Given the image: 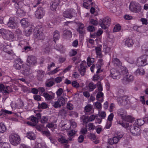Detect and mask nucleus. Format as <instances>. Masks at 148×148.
Wrapping results in <instances>:
<instances>
[{
	"mask_svg": "<svg viewBox=\"0 0 148 148\" xmlns=\"http://www.w3.org/2000/svg\"><path fill=\"white\" fill-rule=\"evenodd\" d=\"M9 141L11 144L14 146H16L20 144L21 138L18 134H12L9 136Z\"/></svg>",
	"mask_w": 148,
	"mask_h": 148,
	"instance_id": "1",
	"label": "nucleus"
},
{
	"mask_svg": "<svg viewBox=\"0 0 148 148\" xmlns=\"http://www.w3.org/2000/svg\"><path fill=\"white\" fill-rule=\"evenodd\" d=\"M129 9L133 12L138 13L141 11V7L138 3L134 1L130 3L129 6Z\"/></svg>",
	"mask_w": 148,
	"mask_h": 148,
	"instance_id": "2",
	"label": "nucleus"
},
{
	"mask_svg": "<svg viewBox=\"0 0 148 148\" xmlns=\"http://www.w3.org/2000/svg\"><path fill=\"white\" fill-rule=\"evenodd\" d=\"M148 64V55H145L138 58L137 65L139 66Z\"/></svg>",
	"mask_w": 148,
	"mask_h": 148,
	"instance_id": "3",
	"label": "nucleus"
},
{
	"mask_svg": "<svg viewBox=\"0 0 148 148\" xmlns=\"http://www.w3.org/2000/svg\"><path fill=\"white\" fill-rule=\"evenodd\" d=\"M45 14V11L44 8L42 7H38L35 12V16L38 19L42 18Z\"/></svg>",
	"mask_w": 148,
	"mask_h": 148,
	"instance_id": "4",
	"label": "nucleus"
},
{
	"mask_svg": "<svg viewBox=\"0 0 148 148\" xmlns=\"http://www.w3.org/2000/svg\"><path fill=\"white\" fill-rule=\"evenodd\" d=\"M76 133V132L73 130H71L67 133V135L69 137L66 140H65V148H67L69 146V145H67V143H70L72 140V138L74 136L75 134Z\"/></svg>",
	"mask_w": 148,
	"mask_h": 148,
	"instance_id": "5",
	"label": "nucleus"
},
{
	"mask_svg": "<svg viewBox=\"0 0 148 148\" xmlns=\"http://www.w3.org/2000/svg\"><path fill=\"white\" fill-rule=\"evenodd\" d=\"M78 28L77 31L79 34L80 38H83L85 33V30L84 28V24L81 23H79L78 24Z\"/></svg>",
	"mask_w": 148,
	"mask_h": 148,
	"instance_id": "6",
	"label": "nucleus"
},
{
	"mask_svg": "<svg viewBox=\"0 0 148 148\" xmlns=\"http://www.w3.org/2000/svg\"><path fill=\"white\" fill-rule=\"evenodd\" d=\"M110 18L108 17H106L101 21L100 25L102 29H105L107 28V26L110 24Z\"/></svg>",
	"mask_w": 148,
	"mask_h": 148,
	"instance_id": "7",
	"label": "nucleus"
},
{
	"mask_svg": "<svg viewBox=\"0 0 148 148\" xmlns=\"http://www.w3.org/2000/svg\"><path fill=\"white\" fill-rule=\"evenodd\" d=\"M23 63V61L21 58H17L14 60L13 67L16 70H19L22 67L23 64H21Z\"/></svg>",
	"mask_w": 148,
	"mask_h": 148,
	"instance_id": "8",
	"label": "nucleus"
},
{
	"mask_svg": "<svg viewBox=\"0 0 148 148\" xmlns=\"http://www.w3.org/2000/svg\"><path fill=\"white\" fill-rule=\"evenodd\" d=\"M111 76L114 79H118L120 78L121 76L120 72L117 69L113 68L110 70Z\"/></svg>",
	"mask_w": 148,
	"mask_h": 148,
	"instance_id": "9",
	"label": "nucleus"
},
{
	"mask_svg": "<svg viewBox=\"0 0 148 148\" xmlns=\"http://www.w3.org/2000/svg\"><path fill=\"white\" fill-rule=\"evenodd\" d=\"M122 137L123 135L122 134H118L117 136H115L113 138L109 139L108 143L111 145L113 144H116Z\"/></svg>",
	"mask_w": 148,
	"mask_h": 148,
	"instance_id": "10",
	"label": "nucleus"
},
{
	"mask_svg": "<svg viewBox=\"0 0 148 148\" xmlns=\"http://www.w3.org/2000/svg\"><path fill=\"white\" fill-rule=\"evenodd\" d=\"M87 67L86 65V62L85 61H83L80 64L78 71L82 76H83L85 74L86 69Z\"/></svg>",
	"mask_w": 148,
	"mask_h": 148,
	"instance_id": "11",
	"label": "nucleus"
},
{
	"mask_svg": "<svg viewBox=\"0 0 148 148\" xmlns=\"http://www.w3.org/2000/svg\"><path fill=\"white\" fill-rule=\"evenodd\" d=\"M128 100V97L127 96L119 97L117 99V101L119 104L123 106H125L127 104Z\"/></svg>",
	"mask_w": 148,
	"mask_h": 148,
	"instance_id": "12",
	"label": "nucleus"
},
{
	"mask_svg": "<svg viewBox=\"0 0 148 148\" xmlns=\"http://www.w3.org/2000/svg\"><path fill=\"white\" fill-rule=\"evenodd\" d=\"M27 62L29 64V65L33 66L37 64V59L33 56H28Z\"/></svg>",
	"mask_w": 148,
	"mask_h": 148,
	"instance_id": "13",
	"label": "nucleus"
},
{
	"mask_svg": "<svg viewBox=\"0 0 148 148\" xmlns=\"http://www.w3.org/2000/svg\"><path fill=\"white\" fill-rule=\"evenodd\" d=\"M65 104V99L64 98L61 97L59 99L58 101H55L53 105V107L56 108L60 107Z\"/></svg>",
	"mask_w": 148,
	"mask_h": 148,
	"instance_id": "14",
	"label": "nucleus"
},
{
	"mask_svg": "<svg viewBox=\"0 0 148 148\" xmlns=\"http://www.w3.org/2000/svg\"><path fill=\"white\" fill-rule=\"evenodd\" d=\"M130 132L134 136L139 135L140 134V129L137 126L131 127Z\"/></svg>",
	"mask_w": 148,
	"mask_h": 148,
	"instance_id": "15",
	"label": "nucleus"
},
{
	"mask_svg": "<svg viewBox=\"0 0 148 148\" xmlns=\"http://www.w3.org/2000/svg\"><path fill=\"white\" fill-rule=\"evenodd\" d=\"M34 36L37 40H42L44 38L43 33L39 30H35Z\"/></svg>",
	"mask_w": 148,
	"mask_h": 148,
	"instance_id": "16",
	"label": "nucleus"
},
{
	"mask_svg": "<svg viewBox=\"0 0 148 148\" xmlns=\"http://www.w3.org/2000/svg\"><path fill=\"white\" fill-rule=\"evenodd\" d=\"M134 79V77L133 75L127 74L124 76L123 78V82L124 83H127L131 82L133 81Z\"/></svg>",
	"mask_w": 148,
	"mask_h": 148,
	"instance_id": "17",
	"label": "nucleus"
},
{
	"mask_svg": "<svg viewBox=\"0 0 148 148\" xmlns=\"http://www.w3.org/2000/svg\"><path fill=\"white\" fill-rule=\"evenodd\" d=\"M22 69V73L25 75H27L30 73L29 72L30 69L29 65L27 64H23Z\"/></svg>",
	"mask_w": 148,
	"mask_h": 148,
	"instance_id": "18",
	"label": "nucleus"
},
{
	"mask_svg": "<svg viewBox=\"0 0 148 148\" xmlns=\"http://www.w3.org/2000/svg\"><path fill=\"white\" fill-rule=\"evenodd\" d=\"M14 21V19L13 18L10 17L7 24L8 26L12 29L15 28L16 26V24L15 22Z\"/></svg>",
	"mask_w": 148,
	"mask_h": 148,
	"instance_id": "19",
	"label": "nucleus"
},
{
	"mask_svg": "<svg viewBox=\"0 0 148 148\" xmlns=\"http://www.w3.org/2000/svg\"><path fill=\"white\" fill-rule=\"evenodd\" d=\"M60 1L59 0H55L50 6L51 9L53 11H55L59 5Z\"/></svg>",
	"mask_w": 148,
	"mask_h": 148,
	"instance_id": "20",
	"label": "nucleus"
},
{
	"mask_svg": "<svg viewBox=\"0 0 148 148\" xmlns=\"http://www.w3.org/2000/svg\"><path fill=\"white\" fill-rule=\"evenodd\" d=\"M96 96V99L100 102H102L103 101L104 95L102 92H98Z\"/></svg>",
	"mask_w": 148,
	"mask_h": 148,
	"instance_id": "21",
	"label": "nucleus"
},
{
	"mask_svg": "<svg viewBox=\"0 0 148 148\" xmlns=\"http://www.w3.org/2000/svg\"><path fill=\"white\" fill-rule=\"evenodd\" d=\"M45 72L41 70H39L37 71V79L40 81L42 80L44 76Z\"/></svg>",
	"mask_w": 148,
	"mask_h": 148,
	"instance_id": "22",
	"label": "nucleus"
},
{
	"mask_svg": "<svg viewBox=\"0 0 148 148\" xmlns=\"http://www.w3.org/2000/svg\"><path fill=\"white\" fill-rule=\"evenodd\" d=\"M125 45L128 47H132L134 44V42L133 40L129 38H126L125 39Z\"/></svg>",
	"mask_w": 148,
	"mask_h": 148,
	"instance_id": "23",
	"label": "nucleus"
},
{
	"mask_svg": "<svg viewBox=\"0 0 148 148\" xmlns=\"http://www.w3.org/2000/svg\"><path fill=\"white\" fill-rule=\"evenodd\" d=\"M12 91V90L11 87L9 86H6L5 87L4 90L3 92V94L5 96L6 98H7L8 97V96H7L9 93Z\"/></svg>",
	"mask_w": 148,
	"mask_h": 148,
	"instance_id": "24",
	"label": "nucleus"
},
{
	"mask_svg": "<svg viewBox=\"0 0 148 148\" xmlns=\"http://www.w3.org/2000/svg\"><path fill=\"white\" fill-rule=\"evenodd\" d=\"M5 36L6 37L7 40H11L14 38L13 33L9 31H8V33L6 34Z\"/></svg>",
	"mask_w": 148,
	"mask_h": 148,
	"instance_id": "25",
	"label": "nucleus"
},
{
	"mask_svg": "<svg viewBox=\"0 0 148 148\" xmlns=\"http://www.w3.org/2000/svg\"><path fill=\"white\" fill-rule=\"evenodd\" d=\"M21 23L22 26L24 27H27L29 25L28 19L25 18H23L21 21Z\"/></svg>",
	"mask_w": 148,
	"mask_h": 148,
	"instance_id": "26",
	"label": "nucleus"
},
{
	"mask_svg": "<svg viewBox=\"0 0 148 148\" xmlns=\"http://www.w3.org/2000/svg\"><path fill=\"white\" fill-rule=\"evenodd\" d=\"M73 10L68 9L65 11V18H71L73 16Z\"/></svg>",
	"mask_w": 148,
	"mask_h": 148,
	"instance_id": "27",
	"label": "nucleus"
},
{
	"mask_svg": "<svg viewBox=\"0 0 148 148\" xmlns=\"http://www.w3.org/2000/svg\"><path fill=\"white\" fill-rule=\"evenodd\" d=\"M97 89L94 92L95 93H96L98 92H102L103 91V88L102 85L100 82H98L97 84Z\"/></svg>",
	"mask_w": 148,
	"mask_h": 148,
	"instance_id": "28",
	"label": "nucleus"
},
{
	"mask_svg": "<svg viewBox=\"0 0 148 148\" xmlns=\"http://www.w3.org/2000/svg\"><path fill=\"white\" fill-rule=\"evenodd\" d=\"M54 82L55 79H52L51 80L49 79L46 82L45 85L48 87H51L54 84Z\"/></svg>",
	"mask_w": 148,
	"mask_h": 148,
	"instance_id": "29",
	"label": "nucleus"
},
{
	"mask_svg": "<svg viewBox=\"0 0 148 148\" xmlns=\"http://www.w3.org/2000/svg\"><path fill=\"white\" fill-rule=\"evenodd\" d=\"M80 119L81 122H82L83 124H87L89 122L88 117L84 115L81 116L80 117Z\"/></svg>",
	"mask_w": 148,
	"mask_h": 148,
	"instance_id": "30",
	"label": "nucleus"
},
{
	"mask_svg": "<svg viewBox=\"0 0 148 148\" xmlns=\"http://www.w3.org/2000/svg\"><path fill=\"white\" fill-rule=\"evenodd\" d=\"M54 93H53L52 95L51 96L47 92H44L43 94V96L45 97V99L48 100H50L51 99H53L54 97Z\"/></svg>",
	"mask_w": 148,
	"mask_h": 148,
	"instance_id": "31",
	"label": "nucleus"
},
{
	"mask_svg": "<svg viewBox=\"0 0 148 148\" xmlns=\"http://www.w3.org/2000/svg\"><path fill=\"white\" fill-rule=\"evenodd\" d=\"M112 62L114 64H116L117 66H121L122 65V63L119 59L117 58H114V56L113 57Z\"/></svg>",
	"mask_w": 148,
	"mask_h": 148,
	"instance_id": "32",
	"label": "nucleus"
},
{
	"mask_svg": "<svg viewBox=\"0 0 148 148\" xmlns=\"http://www.w3.org/2000/svg\"><path fill=\"white\" fill-rule=\"evenodd\" d=\"M120 72H121V74L123 75V76L128 74V70L125 67L123 66L121 67L120 71Z\"/></svg>",
	"mask_w": 148,
	"mask_h": 148,
	"instance_id": "33",
	"label": "nucleus"
},
{
	"mask_svg": "<svg viewBox=\"0 0 148 148\" xmlns=\"http://www.w3.org/2000/svg\"><path fill=\"white\" fill-rule=\"evenodd\" d=\"M117 113L118 116H121L122 119H124L125 115L124 114L125 111L123 109H119L118 110Z\"/></svg>",
	"mask_w": 148,
	"mask_h": 148,
	"instance_id": "34",
	"label": "nucleus"
},
{
	"mask_svg": "<svg viewBox=\"0 0 148 148\" xmlns=\"http://www.w3.org/2000/svg\"><path fill=\"white\" fill-rule=\"evenodd\" d=\"M135 73L136 75H142L145 74V72L143 69H138L135 72Z\"/></svg>",
	"mask_w": 148,
	"mask_h": 148,
	"instance_id": "35",
	"label": "nucleus"
},
{
	"mask_svg": "<svg viewBox=\"0 0 148 148\" xmlns=\"http://www.w3.org/2000/svg\"><path fill=\"white\" fill-rule=\"evenodd\" d=\"M26 134L27 137L30 140H34L35 139V134L32 132H28Z\"/></svg>",
	"mask_w": 148,
	"mask_h": 148,
	"instance_id": "36",
	"label": "nucleus"
},
{
	"mask_svg": "<svg viewBox=\"0 0 148 148\" xmlns=\"http://www.w3.org/2000/svg\"><path fill=\"white\" fill-rule=\"evenodd\" d=\"M53 40L56 42V41L59 39L60 34L58 31L56 30L53 33Z\"/></svg>",
	"mask_w": 148,
	"mask_h": 148,
	"instance_id": "37",
	"label": "nucleus"
},
{
	"mask_svg": "<svg viewBox=\"0 0 148 148\" xmlns=\"http://www.w3.org/2000/svg\"><path fill=\"white\" fill-rule=\"evenodd\" d=\"M96 85H97L94 84L92 82H90L88 85L89 91H93L96 88Z\"/></svg>",
	"mask_w": 148,
	"mask_h": 148,
	"instance_id": "38",
	"label": "nucleus"
},
{
	"mask_svg": "<svg viewBox=\"0 0 148 148\" xmlns=\"http://www.w3.org/2000/svg\"><path fill=\"white\" fill-rule=\"evenodd\" d=\"M94 61V59L93 58H91L90 57H88L87 60V64L88 66H90Z\"/></svg>",
	"mask_w": 148,
	"mask_h": 148,
	"instance_id": "39",
	"label": "nucleus"
},
{
	"mask_svg": "<svg viewBox=\"0 0 148 148\" xmlns=\"http://www.w3.org/2000/svg\"><path fill=\"white\" fill-rule=\"evenodd\" d=\"M96 54L99 56V58L102 57L101 52V49L99 47H97L95 48Z\"/></svg>",
	"mask_w": 148,
	"mask_h": 148,
	"instance_id": "40",
	"label": "nucleus"
},
{
	"mask_svg": "<svg viewBox=\"0 0 148 148\" xmlns=\"http://www.w3.org/2000/svg\"><path fill=\"white\" fill-rule=\"evenodd\" d=\"M33 29L31 27L29 29H25L23 31L24 34L26 36H29L32 33Z\"/></svg>",
	"mask_w": 148,
	"mask_h": 148,
	"instance_id": "41",
	"label": "nucleus"
},
{
	"mask_svg": "<svg viewBox=\"0 0 148 148\" xmlns=\"http://www.w3.org/2000/svg\"><path fill=\"white\" fill-rule=\"evenodd\" d=\"M145 122L144 120L141 119L137 120L135 122V124L139 126H141L143 125Z\"/></svg>",
	"mask_w": 148,
	"mask_h": 148,
	"instance_id": "42",
	"label": "nucleus"
},
{
	"mask_svg": "<svg viewBox=\"0 0 148 148\" xmlns=\"http://www.w3.org/2000/svg\"><path fill=\"white\" fill-rule=\"evenodd\" d=\"M47 107V105L45 103L42 102L41 104L38 103V108L39 109H46Z\"/></svg>",
	"mask_w": 148,
	"mask_h": 148,
	"instance_id": "43",
	"label": "nucleus"
},
{
	"mask_svg": "<svg viewBox=\"0 0 148 148\" xmlns=\"http://www.w3.org/2000/svg\"><path fill=\"white\" fill-rule=\"evenodd\" d=\"M58 140L61 143L64 145L65 143V137L62 134H60Z\"/></svg>",
	"mask_w": 148,
	"mask_h": 148,
	"instance_id": "44",
	"label": "nucleus"
},
{
	"mask_svg": "<svg viewBox=\"0 0 148 148\" xmlns=\"http://www.w3.org/2000/svg\"><path fill=\"white\" fill-rule=\"evenodd\" d=\"M0 115H4L6 114H11L12 113V112L10 111H8V110H4L3 109H1L0 112Z\"/></svg>",
	"mask_w": 148,
	"mask_h": 148,
	"instance_id": "45",
	"label": "nucleus"
},
{
	"mask_svg": "<svg viewBox=\"0 0 148 148\" xmlns=\"http://www.w3.org/2000/svg\"><path fill=\"white\" fill-rule=\"evenodd\" d=\"M48 119L47 116H42L39 121L41 123H47L48 121Z\"/></svg>",
	"mask_w": 148,
	"mask_h": 148,
	"instance_id": "46",
	"label": "nucleus"
},
{
	"mask_svg": "<svg viewBox=\"0 0 148 148\" xmlns=\"http://www.w3.org/2000/svg\"><path fill=\"white\" fill-rule=\"evenodd\" d=\"M71 126L70 128L71 129L75 128L77 126V124L73 120H71L70 121Z\"/></svg>",
	"mask_w": 148,
	"mask_h": 148,
	"instance_id": "47",
	"label": "nucleus"
},
{
	"mask_svg": "<svg viewBox=\"0 0 148 148\" xmlns=\"http://www.w3.org/2000/svg\"><path fill=\"white\" fill-rule=\"evenodd\" d=\"M6 129L5 126L4 124L0 123V132L3 133L6 130Z\"/></svg>",
	"mask_w": 148,
	"mask_h": 148,
	"instance_id": "48",
	"label": "nucleus"
},
{
	"mask_svg": "<svg viewBox=\"0 0 148 148\" xmlns=\"http://www.w3.org/2000/svg\"><path fill=\"white\" fill-rule=\"evenodd\" d=\"M103 51L105 53H108L110 51L111 48L108 47L106 45H104L103 46Z\"/></svg>",
	"mask_w": 148,
	"mask_h": 148,
	"instance_id": "49",
	"label": "nucleus"
},
{
	"mask_svg": "<svg viewBox=\"0 0 148 148\" xmlns=\"http://www.w3.org/2000/svg\"><path fill=\"white\" fill-rule=\"evenodd\" d=\"M59 129L60 130H65V123L64 121H62L59 125Z\"/></svg>",
	"mask_w": 148,
	"mask_h": 148,
	"instance_id": "50",
	"label": "nucleus"
},
{
	"mask_svg": "<svg viewBox=\"0 0 148 148\" xmlns=\"http://www.w3.org/2000/svg\"><path fill=\"white\" fill-rule=\"evenodd\" d=\"M124 118V119H123L125 120V121L128 122L132 123L133 120V118L129 116H125Z\"/></svg>",
	"mask_w": 148,
	"mask_h": 148,
	"instance_id": "51",
	"label": "nucleus"
},
{
	"mask_svg": "<svg viewBox=\"0 0 148 148\" xmlns=\"http://www.w3.org/2000/svg\"><path fill=\"white\" fill-rule=\"evenodd\" d=\"M118 124L122 126L123 127L126 128L128 127L129 126V123H128L123 122L122 121H119L118 122Z\"/></svg>",
	"mask_w": 148,
	"mask_h": 148,
	"instance_id": "52",
	"label": "nucleus"
},
{
	"mask_svg": "<svg viewBox=\"0 0 148 148\" xmlns=\"http://www.w3.org/2000/svg\"><path fill=\"white\" fill-rule=\"evenodd\" d=\"M121 29V26L119 24L115 25L114 27L113 31L114 32H116L119 31Z\"/></svg>",
	"mask_w": 148,
	"mask_h": 148,
	"instance_id": "53",
	"label": "nucleus"
},
{
	"mask_svg": "<svg viewBox=\"0 0 148 148\" xmlns=\"http://www.w3.org/2000/svg\"><path fill=\"white\" fill-rule=\"evenodd\" d=\"M101 103L100 102L97 101L95 103V106L98 109H101L102 108V106Z\"/></svg>",
	"mask_w": 148,
	"mask_h": 148,
	"instance_id": "54",
	"label": "nucleus"
},
{
	"mask_svg": "<svg viewBox=\"0 0 148 148\" xmlns=\"http://www.w3.org/2000/svg\"><path fill=\"white\" fill-rule=\"evenodd\" d=\"M8 31L3 29H0V34L1 36H5L6 34L8 33Z\"/></svg>",
	"mask_w": 148,
	"mask_h": 148,
	"instance_id": "55",
	"label": "nucleus"
},
{
	"mask_svg": "<svg viewBox=\"0 0 148 148\" xmlns=\"http://www.w3.org/2000/svg\"><path fill=\"white\" fill-rule=\"evenodd\" d=\"M42 133L43 135H45L48 137H49L51 135V133L48 130L42 131Z\"/></svg>",
	"mask_w": 148,
	"mask_h": 148,
	"instance_id": "56",
	"label": "nucleus"
},
{
	"mask_svg": "<svg viewBox=\"0 0 148 148\" xmlns=\"http://www.w3.org/2000/svg\"><path fill=\"white\" fill-rule=\"evenodd\" d=\"M88 129L90 130H93L96 128V127L94 125L93 123H91L88 124Z\"/></svg>",
	"mask_w": 148,
	"mask_h": 148,
	"instance_id": "57",
	"label": "nucleus"
},
{
	"mask_svg": "<svg viewBox=\"0 0 148 148\" xmlns=\"http://www.w3.org/2000/svg\"><path fill=\"white\" fill-rule=\"evenodd\" d=\"M31 120L35 124L38 123V120L36 117H34V116H31L30 117Z\"/></svg>",
	"mask_w": 148,
	"mask_h": 148,
	"instance_id": "58",
	"label": "nucleus"
},
{
	"mask_svg": "<svg viewBox=\"0 0 148 148\" xmlns=\"http://www.w3.org/2000/svg\"><path fill=\"white\" fill-rule=\"evenodd\" d=\"M0 148H10L9 144L7 143H3Z\"/></svg>",
	"mask_w": 148,
	"mask_h": 148,
	"instance_id": "59",
	"label": "nucleus"
},
{
	"mask_svg": "<svg viewBox=\"0 0 148 148\" xmlns=\"http://www.w3.org/2000/svg\"><path fill=\"white\" fill-rule=\"evenodd\" d=\"M70 116L73 117H77L78 116V114L76 112L72 111L69 114Z\"/></svg>",
	"mask_w": 148,
	"mask_h": 148,
	"instance_id": "60",
	"label": "nucleus"
},
{
	"mask_svg": "<svg viewBox=\"0 0 148 148\" xmlns=\"http://www.w3.org/2000/svg\"><path fill=\"white\" fill-rule=\"evenodd\" d=\"M63 92V90L62 88L58 89L56 92V94L59 97L60 96Z\"/></svg>",
	"mask_w": 148,
	"mask_h": 148,
	"instance_id": "61",
	"label": "nucleus"
},
{
	"mask_svg": "<svg viewBox=\"0 0 148 148\" xmlns=\"http://www.w3.org/2000/svg\"><path fill=\"white\" fill-rule=\"evenodd\" d=\"M65 32V35L68 38H70L72 36V33L70 31H66Z\"/></svg>",
	"mask_w": 148,
	"mask_h": 148,
	"instance_id": "62",
	"label": "nucleus"
},
{
	"mask_svg": "<svg viewBox=\"0 0 148 148\" xmlns=\"http://www.w3.org/2000/svg\"><path fill=\"white\" fill-rule=\"evenodd\" d=\"M106 114L105 112L102 111L99 114V116L102 119H104L106 117Z\"/></svg>",
	"mask_w": 148,
	"mask_h": 148,
	"instance_id": "63",
	"label": "nucleus"
},
{
	"mask_svg": "<svg viewBox=\"0 0 148 148\" xmlns=\"http://www.w3.org/2000/svg\"><path fill=\"white\" fill-rule=\"evenodd\" d=\"M34 148H47L45 144L44 143H40L38 147H35Z\"/></svg>",
	"mask_w": 148,
	"mask_h": 148,
	"instance_id": "64",
	"label": "nucleus"
}]
</instances>
